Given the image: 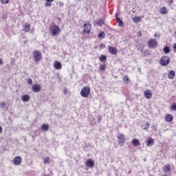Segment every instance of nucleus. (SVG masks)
Listing matches in <instances>:
<instances>
[{"label":"nucleus","mask_w":176,"mask_h":176,"mask_svg":"<svg viewBox=\"0 0 176 176\" xmlns=\"http://www.w3.org/2000/svg\"><path fill=\"white\" fill-rule=\"evenodd\" d=\"M60 27L58 25H54L50 28V32L52 35H54V36H57L58 34L60 32Z\"/></svg>","instance_id":"nucleus-1"},{"label":"nucleus","mask_w":176,"mask_h":176,"mask_svg":"<svg viewBox=\"0 0 176 176\" xmlns=\"http://www.w3.org/2000/svg\"><path fill=\"white\" fill-rule=\"evenodd\" d=\"M80 94L82 97H89V95L90 94V87H84L80 91Z\"/></svg>","instance_id":"nucleus-2"},{"label":"nucleus","mask_w":176,"mask_h":176,"mask_svg":"<svg viewBox=\"0 0 176 176\" xmlns=\"http://www.w3.org/2000/svg\"><path fill=\"white\" fill-rule=\"evenodd\" d=\"M160 64L163 66L168 65L170 64V58L168 56H163L161 58Z\"/></svg>","instance_id":"nucleus-3"},{"label":"nucleus","mask_w":176,"mask_h":176,"mask_svg":"<svg viewBox=\"0 0 176 176\" xmlns=\"http://www.w3.org/2000/svg\"><path fill=\"white\" fill-rule=\"evenodd\" d=\"M33 57L35 61H41L42 60V54L38 50H36L33 52Z\"/></svg>","instance_id":"nucleus-4"},{"label":"nucleus","mask_w":176,"mask_h":176,"mask_svg":"<svg viewBox=\"0 0 176 176\" xmlns=\"http://www.w3.org/2000/svg\"><path fill=\"white\" fill-rule=\"evenodd\" d=\"M90 31H91V24L89 23H84L83 34H90Z\"/></svg>","instance_id":"nucleus-5"},{"label":"nucleus","mask_w":176,"mask_h":176,"mask_svg":"<svg viewBox=\"0 0 176 176\" xmlns=\"http://www.w3.org/2000/svg\"><path fill=\"white\" fill-rule=\"evenodd\" d=\"M21 157L20 156H16L14 158L13 160V164L14 166H20V164H21Z\"/></svg>","instance_id":"nucleus-6"},{"label":"nucleus","mask_w":176,"mask_h":176,"mask_svg":"<svg viewBox=\"0 0 176 176\" xmlns=\"http://www.w3.org/2000/svg\"><path fill=\"white\" fill-rule=\"evenodd\" d=\"M41 89V87L39 85V84H34L32 87V90L34 91V93H39Z\"/></svg>","instance_id":"nucleus-7"},{"label":"nucleus","mask_w":176,"mask_h":176,"mask_svg":"<svg viewBox=\"0 0 176 176\" xmlns=\"http://www.w3.org/2000/svg\"><path fill=\"white\" fill-rule=\"evenodd\" d=\"M95 164H96V162H94V160H93L92 159H88L86 161V166L87 167H89L90 168L94 167Z\"/></svg>","instance_id":"nucleus-8"},{"label":"nucleus","mask_w":176,"mask_h":176,"mask_svg":"<svg viewBox=\"0 0 176 176\" xmlns=\"http://www.w3.org/2000/svg\"><path fill=\"white\" fill-rule=\"evenodd\" d=\"M148 45L149 47L153 49V47H155L157 45V41H156V39H151L149 40Z\"/></svg>","instance_id":"nucleus-9"},{"label":"nucleus","mask_w":176,"mask_h":176,"mask_svg":"<svg viewBox=\"0 0 176 176\" xmlns=\"http://www.w3.org/2000/svg\"><path fill=\"white\" fill-rule=\"evenodd\" d=\"M118 138L119 139L118 144H121L122 145H123V144L126 142V138H124V135L120 134L118 136Z\"/></svg>","instance_id":"nucleus-10"},{"label":"nucleus","mask_w":176,"mask_h":176,"mask_svg":"<svg viewBox=\"0 0 176 176\" xmlns=\"http://www.w3.org/2000/svg\"><path fill=\"white\" fill-rule=\"evenodd\" d=\"M144 96L146 97V98H147L148 100H149L150 98H152V91H151V90L149 89H146L144 91Z\"/></svg>","instance_id":"nucleus-11"},{"label":"nucleus","mask_w":176,"mask_h":176,"mask_svg":"<svg viewBox=\"0 0 176 176\" xmlns=\"http://www.w3.org/2000/svg\"><path fill=\"white\" fill-rule=\"evenodd\" d=\"M168 79H174L175 78V72L174 70H171L168 74Z\"/></svg>","instance_id":"nucleus-12"},{"label":"nucleus","mask_w":176,"mask_h":176,"mask_svg":"<svg viewBox=\"0 0 176 176\" xmlns=\"http://www.w3.org/2000/svg\"><path fill=\"white\" fill-rule=\"evenodd\" d=\"M54 67L55 69H61V68H63V65H61V63H60L59 61L55 62Z\"/></svg>","instance_id":"nucleus-13"},{"label":"nucleus","mask_w":176,"mask_h":176,"mask_svg":"<svg viewBox=\"0 0 176 176\" xmlns=\"http://www.w3.org/2000/svg\"><path fill=\"white\" fill-rule=\"evenodd\" d=\"M109 52L111 54H116L118 53V50L115 49V47L111 46H109Z\"/></svg>","instance_id":"nucleus-14"},{"label":"nucleus","mask_w":176,"mask_h":176,"mask_svg":"<svg viewBox=\"0 0 176 176\" xmlns=\"http://www.w3.org/2000/svg\"><path fill=\"white\" fill-rule=\"evenodd\" d=\"M21 100L22 101H23V102H28V101H30V96H28V94L23 95L21 97Z\"/></svg>","instance_id":"nucleus-15"},{"label":"nucleus","mask_w":176,"mask_h":176,"mask_svg":"<svg viewBox=\"0 0 176 176\" xmlns=\"http://www.w3.org/2000/svg\"><path fill=\"white\" fill-rule=\"evenodd\" d=\"M132 144L133 146H140V145H141V143H140V140H138V139H133L132 140Z\"/></svg>","instance_id":"nucleus-16"},{"label":"nucleus","mask_w":176,"mask_h":176,"mask_svg":"<svg viewBox=\"0 0 176 176\" xmlns=\"http://www.w3.org/2000/svg\"><path fill=\"white\" fill-rule=\"evenodd\" d=\"M155 142L153 138H149L146 142L147 146H152Z\"/></svg>","instance_id":"nucleus-17"},{"label":"nucleus","mask_w":176,"mask_h":176,"mask_svg":"<svg viewBox=\"0 0 176 176\" xmlns=\"http://www.w3.org/2000/svg\"><path fill=\"white\" fill-rule=\"evenodd\" d=\"M31 28V25L30 23H25V27L23 28V31L25 32H28Z\"/></svg>","instance_id":"nucleus-18"},{"label":"nucleus","mask_w":176,"mask_h":176,"mask_svg":"<svg viewBox=\"0 0 176 176\" xmlns=\"http://www.w3.org/2000/svg\"><path fill=\"white\" fill-rule=\"evenodd\" d=\"M160 12L161 14H167V8L166 7H162L161 9H160Z\"/></svg>","instance_id":"nucleus-19"},{"label":"nucleus","mask_w":176,"mask_h":176,"mask_svg":"<svg viewBox=\"0 0 176 176\" xmlns=\"http://www.w3.org/2000/svg\"><path fill=\"white\" fill-rule=\"evenodd\" d=\"M166 122H173V115L171 114L166 115Z\"/></svg>","instance_id":"nucleus-20"},{"label":"nucleus","mask_w":176,"mask_h":176,"mask_svg":"<svg viewBox=\"0 0 176 176\" xmlns=\"http://www.w3.org/2000/svg\"><path fill=\"white\" fill-rule=\"evenodd\" d=\"M44 164H50V158L49 157H45L43 159Z\"/></svg>","instance_id":"nucleus-21"},{"label":"nucleus","mask_w":176,"mask_h":176,"mask_svg":"<svg viewBox=\"0 0 176 176\" xmlns=\"http://www.w3.org/2000/svg\"><path fill=\"white\" fill-rule=\"evenodd\" d=\"M170 168L169 164L164 166L163 168L164 173H170Z\"/></svg>","instance_id":"nucleus-22"},{"label":"nucleus","mask_w":176,"mask_h":176,"mask_svg":"<svg viewBox=\"0 0 176 176\" xmlns=\"http://www.w3.org/2000/svg\"><path fill=\"white\" fill-rule=\"evenodd\" d=\"M163 52L164 53H165L166 54H168V53H170V47L168 46H165L163 48Z\"/></svg>","instance_id":"nucleus-23"},{"label":"nucleus","mask_w":176,"mask_h":176,"mask_svg":"<svg viewBox=\"0 0 176 176\" xmlns=\"http://www.w3.org/2000/svg\"><path fill=\"white\" fill-rule=\"evenodd\" d=\"M41 129L42 130H44V131H47V130H49V124H43L41 126Z\"/></svg>","instance_id":"nucleus-24"},{"label":"nucleus","mask_w":176,"mask_h":176,"mask_svg":"<svg viewBox=\"0 0 176 176\" xmlns=\"http://www.w3.org/2000/svg\"><path fill=\"white\" fill-rule=\"evenodd\" d=\"M98 38L99 39H104V38H105V33L104 32H101L98 36Z\"/></svg>","instance_id":"nucleus-25"},{"label":"nucleus","mask_w":176,"mask_h":176,"mask_svg":"<svg viewBox=\"0 0 176 176\" xmlns=\"http://www.w3.org/2000/svg\"><path fill=\"white\" fill-rule=\"evenodd\" d=\"M123 81L124 82V83H129L130 78L129 77V76H124V77L123 78Z\"/></svg>","instance_id":"nucleus-26"},{"label":"nucleus","mask_w":176,"mask_h":176,"mask_svg":"<svg viewBox=\"0 0 176 176\" xmlns=\"http://www.w3.org/2000/svg\"><path fill=\"white\" fill-rule=\"evenodd\" d=\"M134 23H140L141 21V18L140 16H136L133 19Z\"/></svg>","instance_id":"nucleus-27"},{"label":"nucleus","mask_w":176,"mask_h":176,"mask_svg":"<svg viewBox=\"0 0 176 176\" xmlns=\"http://www.w3.org/2000/svg\"><path fill=\"white\" fill-rule=\"evenodd\" d=\"M106 60H107V56L102 54L100 57V61L104 62Z\"/></svg>","instance_id":"nucleus-28"},{"label":"nucleus","mask_w":176,"mask_h":176,"mask_svg":"<svg viewBox=\"0 0 176 176\" xmlns=\"http://www.w3.org/2000/svg\"><path fill=\"white\" fill-rule=\"evenodd\" d=\"M96 24L98 25L100 27H101L102 24H104V21L102 19H99L97 21Z\"/></svg>","instance_id":"nucleus-29"},{"label":"nucleus","mask_w":176,"mask_h":176,"mask_svg":"<svg viewBox=\"0 0 176 176\" xmlns=\"http://www.w3.org/2000/svg\"><path fill=\"white\" fill-rule=\"evenodd\" d=\"M107 68V66L105 65H100L99 67V69L100 71H104Z\"/></svg>","instance_id":"nucleus-30"},{"label":"nucleus","mask_w":176,"mask_h":176,"mask_svg":"<svg viewBox=\"0 0 176 176\" xmlns=\"http://www.w3.org/2000/svg\"><path fill=\"white\" fill-rule=\"evenodd\" d=\"M118 13L116 14V20L118 23L122 21V19H120V18H119V16H118Z\"/></svg>","instance_id":"nucleus-31"},{"label":"nucleus","mask_w":176,"mask_h":176,"mask_svg":"<svg viewBox=\"0 0 176 176\" xmlns=\"http://www.w3.org/2000/svg\"><path fill=\"white\" fill-rule=\"evenodd\" d=\"M45 6H46L47 8H50V6H52V2H47L45 3Z\"/></svg>","instance_id":"nucleus-32"},{"label":"nucleus","mask_w":176,"mask_h":176,"mask_svg":"<svg viewBox=\"0 0 176 176\" xmlns=\"http://www.w3.org/2000/svg\"><path fill=\"white\" fill-rule=\"evenodd\" d=\"M148 129H149V122H146L145 127L144 128V130L148 131Z\"/></svg>","instance_id":"nucleus-33"},{"label":"nucleus","mask_w":176,"mask_h":176,"mask_svg":"<svg viewBox=\"0 0 176 176\" xmlns=\"http://www.w3.org/2000/svg\"><path fill=\"white\" fill-rule=\"evenodd\" d=\"M170 107H171V109H173V111H176V103L172 104Z\"/></svg>","instance_id":"nucleus-34"},{"label":"nucleus","mask_w":176,"mask_h":176,"mask_svg":"<svg viewBox=\"0 0 176 176\" xmlns=\"http://www.w3.org/2000/svg\"><path fill=\"white\" fill-rule=\"evenodd\" d=\"M162 36V34H160V33H155L154 36L155 38H157L159 39V38H160V36Z\"/></svg>","instance_id":"nucleus-35"},{"label":"nucleus","mask_w":176,"mask_h":176,"mask_svg":"<svg viewBox=\"0 0 176 176\" xmlns=\"http://www.w3.org/2000/svg\"><path fill=\"white\" fill-rule=\"evenodd\" d=\"M27 83H28V85H32V79L28 78L27 80Z\"/></svg>","instance_id":"nucleus-36"},{"label":"nucleus","mask_w":176,"mask_h":176,"mask_svg":"<svg viewBox=\"0 0 176 176\" xmlns=\"http://www.w3.org/2000/svg\"><path fill=\"white\" fill-rule=\"evenodd\" d=\"M139 52H144V46L141 45L140 47L138 48Z\"/></svg>","instance_id":"nucleus-37"},{"label":"nucleus","mask_w":176,"mask_h":176,"mask_svg":"<svg viewBox=\"0 0 176 176\" xmlns=\"http://www.w3.org/2000/svg\"><path fill=\"white\" fill-rule=\"evenodd\" d=\"M0 106L3 109V108H5V107H6V103L2 102L0 104Z\"/></svg>","instance_id":"nucleus-38"},{"label":"nucleus","mask_w":176,"mask_h":176,"mask_svg":"<svg viewBox=\"0 0 176 176\" xmlns=\"http://www.w3.org/2000/svg\"><path fill=\"white\" fill-rule=\"evenodd\" d=\"M1 3L6 5V3H9V0H1Z\"/></svg>","instance_id":"nucleus-39"},{"label":"nucleus","mask_w":176,"mask_h":176,"mask_svg":"<svg viewBox=\"0 0 176 176\" xmlns=\"http://www.w3.org/2000/svg\"><path fill=\"white\" fill-rule=\"evenodd\" d=\"M118 26L119 27H123V21H122V20H121L120 22H118Z\"/></svg>","instance_id":"nucleus-40"},{"label":"nucleus","mask_w":176,"mask_h":176,"mask_svg":"<svg viewBox=\"0 0 176 176\" xmlns=\"http://www.w3.org/2000/svg\"><path fill=\"white\" fill-rule=\"evenodd\" d=\"M58 4L60 8H63L64 6V3L63 2H58Z\"/></svg>","instance_id":"nucleus-41"},{"label":"nucleus","mask_w":176,"mask_h":176,"mask_svg":"<svg viewBox=\"0 0 176 176\" xmlns=\"http://www.w3.org/2000/svg\"><path fill=\"white\" fill-rule=\"evenodd\" d=\"M143 54L145 57H146V56H148V51H144Z\"/></svg>","instance_id":"nucleus-42"},{"label":"nucleus","mask_w":176,"mask_h":176,"mask_svg":"<svg viewBox=\"0 0 176 176\" xmlns=\"http://www.w3.org/2000/svg\"><path fill=\"white\" fill-rule=\"evenodd\" d=\"M173 50L176 52V43L173 45Z\"/></svg>","instance_id":"nucleus-43"},{"label":"nucleus","mask_w":176,"mask_h":176,"mask_svg":"<svg viewBox=\"0 0 176 176\" xmlns=\"http://www.w3.org/2000/svg\"><path fill=\"white\" fill-rule=\"evenodd\" d=\"M102 119V117H99V118L98 119V123H100V122H101Z\"/></svg>","instance_id":"nucleus-44"},{"label":"nucleus","mask_w":176,"mask_h":176,"mask_svg":"<svg viewBox=\"0 0 176 176\" xmlns=\"http://www.w3.org/2000/svg\"><path fill=\"white\" fill-rule=\"evenodd\" d=\"M169 3H170V5H173V3H174V1L169 0Z\"/></svg>","instance_id":"nucleus-45"},{"label":"nucleus","mask_w":176,"mask_h":176,"mask_svg":"<svg viewBox=\"0 0 176 176\" xmlns=\"http://www.w3.org/2000/svg\"><path fill=\"white\" fill-rule=\"evenodd\" d=\"M2 64H3V61L1 58H0V65H2Z\"/></svg>","instance_id":"nucleus-46"},{"label":"nucleus","mask_w":176,"mask_h":176,"mask_svg":"<svg viewBox=\"0 0 176 176\" xmlns=\"http://www.w3.org/2000/svg\"><path fill=\"white\" fill-rule=\"evenodd\" d=\"M3 129L2 126H0V134H2Z\"/></svg>","instance_id":"nucleus-47"},{"label":"nucleus","mask_w":176,"mask_h":176,"mask_svg":"<svg viewBox=\"0 0 176 176\" xmlns=\"http://www.w3.org/2000/svg\"><path fill=\"white\" fill-rule=\"evenodd\" d=\"M63 93H64V94H67V93H68V91H67V89H64Z\"/></svg>","instance_id":"nucleus-48"},{"label":"nucleus","mask_w":176,"mask_h":176,"mask_svg":"<svg viewBox=\"0 0 176 176\" xmlns=\"http://www.w3.org/2000/svg\"><path fill=\"white\" fill-rule=\"evenodd\" d=\"M100 49H102V47H104V44H101L100 46Z\"/></svg>","instance_id":"nucleus-49"},{"label":"nucleus","mask_w":176,"mask_h":176,"mask_svg":"<svg viewBox=\"0 0 176 176\" xmlns=\"http://www.w3.org/2000/svg\"><path fill=\"white\" fill-rule=\"evenodd\" d=\"M54 0H46L47 2H53Z\"/></svg>","instance_id":"nucleus-50"},{"label":"nucleus","mask_w":176,"mask_h":176,"mask_svg":"<svg viewBox=\"0 0 176 176\" xmlns=\"http://www.w3.org/2000/svg\"><path fill=\"white\" fill-rule=\"evenodd\" d=\"M146 1H149V0H146Z\"/></svg>","instance_id":"nucleus-51"}]
</instances>
